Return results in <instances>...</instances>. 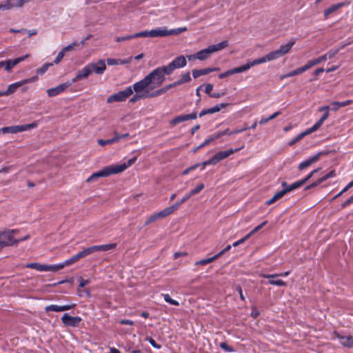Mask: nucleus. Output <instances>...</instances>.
<instances>
[{
    "instance_id": "nucleus-50",
    "label": "nucleus",
    "mask_w": 353,
    "mask_h": 353,
    "mask_svg": "<svg viewBox=\"0 0 353 353\" xmlns=\"http://www.w3.org/2000/svg\"><path fill=\"white\" fill-rule=\"evenodd\" d=\"M83 251L85 253V256H86L88 255H90V254L94 253V252H98L97 246L93 245V246H91V247L84 249Z\"/></svg>"
},
{
    "instance_id": "nucleus-56",
    "label": "nucleus",
    "mask_w": 353,
    "mask_h": 353,
    "mask_svg": "<svg viewBox=\"0 0 353 353\" xmlns=\"http://www.w3.org/2000/svg\"><path fill=\"white\" fill-rule=\"evenodd\" d=\"M78 45V43L77 41H74L72 43L69 44L68 46L64 47L62 50L66 53L67 52H69L72 50L75 46Z\"/></svg>"
},
{
    "instance_id": "nucleus-3",
    "label": "nucleus",
    "mask_w": 353,
    "mask_h": 353,
    "mask_svg": "<svg viewBox=\"0 0 353 353\" xmlns=\"http://www.w3.org/2000/svg\"><path fill=\"white\" fill-rule=\"evenodd\" d=\"M165 75L170 74H168L165 66H160L153 70L146 75V77L147 78H149V81L152 85V88L155 89L161 85L164 82L165 79Z\"/></svg>"
},
{
    "instance_id": "nucleus-6",
    "label": "nucleus",
    "mask_w": 353,
    "mask_h": 353,
    "mask_svg": "<svg viewBox=\"0 0 353 353\" xmlns=\"http://www.w3.org/2000/svg\"><path fill=\"white\" fill-rule=\"evenodd\" d=\"M37 79H38V77L37 76H34L31 78L25 79L21 81L11 83L8 85L6 90L0 92V95L9 96V95L13 94L14 92H16L17 88H19V87H21L25 84H27V83H30L34 82Z\"/></svg>"
},
{
    "instance_id": "nucleus-22",
    "label": "nucleus",
    "mask_w": 353,
    "mask_h": 353,
    "mask_svg": "<svg viewBox=\"0 0 353 353\" xmlns=\"http://www.w3.org/2000/svg\"><path fill=\"white\" fill-rule=\"evenodd\" d=\"M296 43L295 39H290L286 44L281 45L278 49L281 57L288 54Z\"/></svg>"
},
{
    "instance_id": "nucleus-39",
    "label": "nucleus",
    "mask_w": 353,
    "mask_h": 353,
    "mask_svg": "<svg viewBox=\"0 0 353 353\" xmlns=\"http://www.w3.org/2000/svg\"><path fill=\"white\" fill-rule=\"evenodd\" d=\"M63 268L61 263L54 265H47V272H57Z\"/></svg>"
},
{
    "instance_id": "nucleus-49",
    "label": "nucleus",
    "mask_w": 353,
    "mask_h": 353,
    "mask_svg": "<svg viewBox=\"0 0 353 353\" xmlns=\"http://www.w3.org/2000/svg\"><path fill=\"white\" fill-rule=\"evenodd\" d=\"M83 251L85 253V256H86L88 255H90V254L94 253V252H98L97 246L93 245V246H91V247L84 249Z\"/></svg>"
},
{
    "instance_id": "nucleus-24",
    "label": "nucleus",
    "mask_w": 353,
    "mask_h": 353,
    "mask_svg": "<svg viewBox=\"0 0 353 353\" xmlns=\"http://www.w3.org/2000/svg\"><path fill=\"white\" fill-rule=\"evenodd\" d=\"M348 4H349V3L344 2V3H336V4L332 5L331 6H330L329 8H327V9H325L324 10V16H325V18L328 17V16L330 14L336 12L339 8H342L344 6L348 5Z\"/></svg>"
},
{
    "instance_id": "nucleus-4",
    "label": "nucleus",
    "mask_w": 353,
    "mask_h": 353,
    "mask_svg": "<svg viewBox=\"0 0 353 353\" xmlns=\"http://www.w3.org/2000/svg\"><path fill=\"white\" fill-rule=\"evenodd\" d=\"M228 46V42L227 41H223L216 44L210 45L208 48L201 50L196 52L197 59L199 61H205L210 58L212 54L227 48Z\"/></svg>"
},
{
    "instance_id": "nucleus-35",
    "label": "nucleus",
    "mask_w": 353,
    "mask_h": 353,
    "mask_svg": "<svg viewBox=\"0 0 353 353\" xmlns=\"http://www.w3.org/2000/svg\"><path fill=\"white\" fill-rule=\"evenodd\" d=\"M97 246V251H108L114 249L117 247L116 243H109V244H105V245H99Z\"/></svg>"
},
{
    "instance_id": "nucleus-21",
    "label": "nucleus",
    "mask_w": 353,
    "mask_h": 353,
    "mask_svg": "<svg viewBox=\"0 0 353 353\" xmlns=\"http://www.w3.org/2000/svg\"><path fill=\"white\" fill-rule=\"evenodd\" d=\"M335 176H336L335 172L334 170H332V171L329 172L327 174H326L325 175H324L323 176L321 177L320 179H319L318 180H316V181L312 183V184L306 186L305 190H309L310 188L316 187L319 185H320L321 183H322L323 182H324L325 181H326L327 179L332 178V177H334Z\"/></svg>"
},
{
    "instance_id": "nucleus-52",
    "label": "nucleus",
    "mask_w": 353,
    "mask_h": 353,
    "mask_svg": "<svg viewBox=\"0 0 353 353\" xmlns=\"http://www.w3.org/2000/svg\"><path fill=\"white\" fill-rule=\"evenodd\" d=\"M158 219H160L158 216L157 212H156V213L153 214L152 215H151L150 217H148V219L146 220V221L145 223V225H148L150 224L151 223L156 221Z\"/></svg>"
},
{
    "instance_id": "nucleus-58",
    "label": "nucleus",
    "mask_w": 353,
    "mask_h": 353,
    "mask_svg": "<svg viewBox=\"0 0 353 353\" xmlns=\"http://www.w3.org/2000/svg\"><path fill=\"white\" fill-rule=\"evenodd\" d=\"M232 74H234V72H233V69H231V70H229L226 72H222L221 74H219V79H224L230 75H232Z\"/></svg>"
},
{
    "instance_id": "nucleus-61",
    "label": "nucleus",
    "mask_w": 353,
    "mask_h": 353,
    "mask_svg": "<svg viewBox=\"0 0 353 353\" xmlns=\"http://www.w3.org/2000/svg\"><path fill=\"white\" fill-rule=\"evenodd\" d=\"M98 143L101 146H104L108 144H112V141L111 139L107 140L99 139Z\"/></svg>"
},
{
    "instance_id": "nucleus-15",
    "label": "nucleus",
    "mask_w": 353,
    "mask_h": 353,
    "mask_svg": "<svg viewBox=\"0 0 353 353\" xmlns=\"http://www.w3.org/2000/svg\"><path fill=\"white\" fill-rule=\"evenodd\" d=\"M196 118L197 114L196 112H193L188 114H181L172 119L170 121V124L172 125H175L179 123L184 122L188 120L196 119Z\"/></svg>"
},
{
    "instance_id": "nucleus-11",
    "label": "nucleus",
    "mask_w": 353,
    "mask_h": 353,
    "mask_svg": "<svg viewBox=\"0 0 353 353\" xmlns=\"http://www.w3.org/2000/svg\"><path fill=\"white\" fill-rule=\"evenodd\" d=\"M32 0H5L0 3V10H8L13 8H19Z\"/></svg>"
},
{
    "instance_id": "nucleus-2",
    "label": "nucleus",
    "mask_w": 353,
    "mask_h": 353,
    "mask_svg": "<svg viewBox=\"0 0 353 353\" xmlns=\"http://www.w3.org/2000/svg\"><path fill=\"white\" fill-rule=\"evenodd\" d=\"M186 27H181L179 28L167 30L166 28H159L151 30L141 31L134 34V39L138 37H161L172 34H179L187 31Z\"/></svg>"
},
{
    "instance_id": "nucleus-1",
    "label": "nucleus",
    "mask_w": 353,
    "mask_h": 353,
    "mask_svg": "<svg viewBox=\"0 0 353 353\" xmlns=\"http://www.w3.org/2000/svg\"><path fill=\"white\" fill-rule=\"evenodd\" d=\"M137 160V157L129 159L127 162L121 164H114L103 168L98 172L93 173L88 178V182H92L99 177H107L111 174H119L125 171L128 168L133 165Z\"/></svg>"
},
{
    "instance_id": "nucleus-43",
    "label": "nucleus",
    "mask_w": 353,
    "mask_h": 353,
    "mask_svg": "<svg viewBox=\"0 0 353 353\" xmlns=\"http://www.w3.org/2000/svg\"><path fill=\"white\" fill-rule=\"evenodd\" d=\"M190 195L189 193L185 194L180 201H177L176 203L172 205V206L174 208V210H176L181 205L187 201L190 198Z\"/></svg>"
},
{
    "instance_id": "nucleus-57",
    "label": "nucleus",
    "mask_w": 353,
    "mask_h": 353,
    "mask_svg": "<svg viewBox=\"0 0 353 353\" xmlns=\"http://www.w3.org/2000/svg\"><path fill=\"white\" fill-rule=\"evenodd\" d=\"M214 140V138L212 137H210L207 138L206 139H205V141L201 144H200L198 146V148H202L206 146L207 145H208L210 143H211Z\"/></svg>"
},
{
    "instance_id": "nucleus-63",
    "label": "nucleus",
    "mask_w": 353,
    "mask_h": 353,
    "mask_svg": "<svg viewBox=\"0 0 353 353\" xmlns=\"http://www.w3.org/2000/svg\"><path fill=\"white\" fill-rule=\"evenodd\" d=\"M352 203H353V195L351 196L347 200H346L342 205H341V208H346L347 206H348L350 204H351Z\"/></svg>"
},
{
    "instance_id": "nucleus-40",
    "label": "nucleus",
    "mask_w": 353,
    "mask_h": 353,
    "mask_svg": "<svg viewBox=\"0 0 353 353\" xmlns=\"http://www.w3.org/2000/svg\"><path fill=\"white\" fill-rule=\"evenodd\" d=\"M190 80H191L190 73V72H186L185 73H184L182 75L181 78L177 81V83L179 85L184 83L189 82Z\"/></svg>"
},
{
    "instance_id": "nucleus-31",
    "label": "nucleus",
    "mask_w": 353,
    "mask_h": 353,
    "mask_svg": "<svg viewBox=\"0 0 353 353\" xmlns=\"http://www.w3.org/2000/svg\"><path fill=\"white\" fill-rule=\"evenodd\" d=\"M174 211V208L172 205L157 212L159 219H163L171 214Z\"/></svg>"
},
{
    "instance_id": "nucleus-62",
    "label": "nucleus",
    "mask_w": 353,
    "mask_h": 353,
    "mask_svg": "<svg viewBox=\"0 0 353 353\" xmlns=\"http://www.w3.org/2000/svg\"><path fill=\"white\" fill-rule=\"evenodd\" d=\"M246 130H248V128H239V129H236L234 130L230 131L229 132V135L231 136V135H234V134H239V133H241V132H243L245 131Z\"/></svg>"
},
{
    "instance_id": "nucleus-51",
    "label": "nucleus",
    "mask_w": 353,
    "mask_h": 353,
    "mask_svg": "<svg viewBox=\"0 0 353 353\" xmlns=\"http://www.w3.org/2000/svg\"><path fill=\"white\" fill-rule=\"evenodd\" d=\"M299 74H300V73H299V69L296 68L294 70H292V71H291V72H288L287 74H285L282 75L281 77V79H284L285 78L294 77V76L299 75Z\"/></svg>"
},
{
    "instance_id": "nucleus-25",
    "label": "nucleus",
    "mask_w": 353,
    "mask_h": 353,
    "mask_svg": "<svg viewBox=\"0 0 353 353\" xmlns=\"http://www.w3.org/2000/svg\"><path fill=\"white\" fill-rule=\"evenodd\" d=\"M353 103V100H351V99H349V100H346V101H341V102H339V101H333L330 103V105L332 106L331 109L333 110V111H336L338 110L339 108H342V107H345V106H347L348 105H350Z\"/></svg>"
},
{
    "instance_id": "nucleus-47",
    "label": "nucleus",
    "mask_w": 353,
    "mask_h": 353,
    "mask_svg": "<svg viewBox=\"0 0 353 353\" xmlns=\"http://www.w3.org/2000/svg\"><path fill=\"white\" fill-rule=\"evenodd\" d=\"M166 92H167V90L164 87V88H161V89H159V90H156V91H154L153 92H151L150 94H148V97H149V98L158 97V96H160V95L164 94Z\"/></svg>"
},
{
    "instance_id": "nucleus-17",
    "label": "nucleus",
    "mask_w": 353,
    "mask_h": 353,
    "mask_svg": "<svg viewBox=\"0 0 353 353\" xmlns=\"http://www.w3.org/2000/svg\"><path fill=\"white\" fill-rule=\"evenodd\" d=\"M91 70L88 64L84 66L81 70H79L75 77H74L71 83L77 82L83 79L88 78L91 74Z\"/></svg>"
},
{
    "instance_id": "nucleus-36",
    "label": "nucleus",
    "mask_w": 353,
    "mask_h": 353,
    "mask_svg": "<svg viewBox=\"0 0 353 353\" xmlns=\"http://www.w3.org/2000/svg\"><path fill=\"white\" fill-rule=\"evenodd\" d=\"M149 98L148 94L135 92V94L130 99V102L134 103L139 100Z\"/></svg>"
},
{
    "instance_id": "nucleus-37",
    "label": "nucleus",
    "mask_w": 353,
    "mask_h": 353,
    "mask_svg": "<svg viewBox=\"0 0 353 353\" xmlns=\"http://www.w3.org/2000/svg\"><path fill=\"white\" fill-rule=\"evenodd\" d=\"M323 123L324 122L320 119L311 128L307 129L306 131L310 134L319 130Z\"/></svg>"
},
{
    "instance_id": "nucleus-5",
    "label": "nucleus",
    "mask_w": 353,
    "mask_h": 353,
    "mask_svg": "<svg viewBox=\"0 0 353 353\" xmlns=\"http://www.w3.org/2000/svg\"><path fill=\"white\" fill-rule=\"evenodd\" d=\"M17 232V230H6L0 232V248L17 245V239L14 237V234Z\"/></svg>"
},
{
    "instance_id": "nucleus-60",
    "label": "nucleus",
    "mask_w": 353,
    "mask_h": 353,
    "mask_svg": "<svg viewBox=\"0 0 353 353\" xmlns=\"http://www.w3.org/2000/svg\"><path fill=\"white\" fill-rule=\"evenodd\" d=\"M326 60H327V59H326V56H325V54H323V55H322V56H321V57H318L316 59H312V61H313V62H314L315 65H317V64H319L321 62L325 61Z\"/></svg>"
},
{
    "instance_id": "nucleus-20",
    "label": "nucleus",
    "mask_w": 353,
    "mask_h": 353,
    "mask_svg": "<svg viewBox=\"0 0 353 353\" xmlns=\"http://www.w3.org/2000/svg\"><path fill=\"white\" fill-rule=\"evenodd\" d=\"M259 65L258 59H254L252 61H248L245 64L242 65L241 66L233 68V72L234 74L244 72L248 70H250L252 67Z\"/></svg>"
},
{
    "instance_id": "nucleus-10",
    "label": "nucleus",
    "mask_w": 353,
    "mask_h": 353,
    "mask_svg": "<svg viewBox=\"0 0 353 353\" xmlns=\"http://www.w3.org/2000/svg\"><path fill=\"white\" fill-rule=\"evenodd\" d=\"M37 126V123L35 122H33L30 124L4 127V128H2V133L16 134V133H18L20 132L27 131L30 129L35 128Z\"/></svg>"
},
{
    "instance_id": "nucleus-26",
    "label": "nucleus",
    "mask_w": 353,
    "mask_h": 353,
    "mask_svg": "<svg viewBox=\"0 0 353 353\" xmlns=\"http://www.w3.org/2000/svg\"><path fill=\"white\" fill-rule=\"evenodd\" d=\"M132 60V57H129L128 59H108L106 60L107 63L109 65H123L126 63H129Z\"/></svg>"
},
{
    "instance_id": "nucleus-23",
    "label": "nucleus",
    "mask_w": 353,
    "mask_h": 353,
    "mask_svg": "<svg viewBox=\"0 0 353 353\" xmlns=\"http://www.w3.org/2000/svg\"><path fill=\"white\" fill-rule=\"evenodd\" d=\"M302 185H302L301 182L300 181V180L295 181L294 183H292L290 185H288L285 181L281 182V186L285 191L286 194L294 190H296V189L301 187Z\"/></svg>"
},
{
    "instance_id": "nucleus-19",
    "label": "nucleus",
    "mask_w": 353,
    "mask_h": 353,
    "mask_svg": "<svg viewBox=\"0 0 353 353\" xmlns=\"http://www.w3.org/2000/svg\"><path fill=\"white\" fill-rule=\"evenodd\" d=\"M75 306L74 304H70V305H50L45 307V311L46 312H63V311H67L69 310H71L74 308Z\"/></svg>"
},
{
    "instance_id": "nucleus-29",
    "label": "nucleus",
    "mask_w": 353,
    "mask_h": 353,
    "mask_svg": "<svg viewBox=\"0 0 353 353\" xmlns=\"http://www.w3.org/2000/svg\"><path fill=\"white\" fill-rule=\"evenodd\" d=\"M339 342L343 346L351 347L353 345V337L351 336H338Z\"/></svg>"
},
{
    "instance_id": "nucleus-38",
    "label": "nucleus",
    "mask_w": 353,
    "mask_h": 353,
    "mask_svg": "<svg viewBox=\"0 0 353 353\" xmlns=\"http://www.w3.org/2000/svg\"><path fill=\"white\" fill-rule=\"evenodd\" d=\"M227 103H219L214 107L208 108L210 114H213L215 112H219L222 108H224L227 106Z\"/></svg>"
},
{
    "instance_id": "nucleus-54",
    "label": "nucleus",
    "mask_w": 353,
    "mask_h": 353,
    "mask_svg": "<svg viewBox=\"0 0 353 353\" xmlns=\"http://www.w3.org/2000/svg\"><path fill=\"white\" fill-rule=\"evenodd\" d=\"M319 169H315L313 171H312L307 176H305L304 179L300 180L302 185L305 184L309 179H310L315 173L318 172Z\"/></svg>"
},
{
    "instance_id": "nucleus-27",
    "label": "nucleus",
    "mask_w": 353,
    "mask_h": 353,
    "mask_svg": "<svg viewBox=\"0 0 353 353\" xmlns=\"http://www.w3.org/2000/svg\"><path fill=\"white\" fill-rule=\"evenodd\" d=\"M318 159V155L312 156L309 159L301 162L299 165V169L300 170H304L305 168L309 167L313 163H314Z\"/></svg>"
},
{
    "instance_id": "nucleus-44",
    "label": "nucleus",
    "mask_w": 353,
    "mask_h": 353,
    "mask_svg": "<svg viewBox=\"0 0 353 353\" xmlns=\"http://www.w3.org/2000/svg\"><path fill=\"white\" fill-rule=\"evenodd\" d=\"M204 188V184L203 183H199L198 184L195 188L192 189L190 192L189 194L190 196L199 193Z\"/></svg>"
},
{
    "instance_id": "nucleus-48",
    "label": "nucleus",
    "mask_w": 353,
    "mask_h": 353,
    "mask_svg": "<svg viewBox=\"0 0 353 353\" xmlns=\"http://www.w3.org/2000/svg\"><path fill=\"white\" fill-rule=\"evenodd\" d=\"M83 251L85 253V256H86L88 255H90V254L94 253V252H98L97 246L93 245V246H91V247L84 249Z\"/></svg>"
},
{
    "instance_id": "nucleus-42",
    "label": "nucleus",
    "mask_w": 353,
    "mask_h": 353,
    "mask_svg": "<svg viewBox=\"0 0 353 353\" xmlns=\"http://www.w3.org/2000/svg\"><path fill=\"white\" fill-rule=\"evenodd\" d=\"M163 297L165 301L170 303V305L175 306L179 305V303L177 301L172 299L168 294H163Z\"/></svg>"
},
{
    "instance_id": "nucleus-16",
    "label": "nucleus",
    "mask_w": 353,
    "mask_h": 353,
    "mask_svg": "<svg viewBox=\"0 0 353 353\" xmlns=\"http://www.w3.org/2000/svg\"><path fill=\"white\" fill-rule=\"evenodd\" d=\"M71 85V83L68 81L64 83H61L58 86L52 88H50L47 90V94L48 97H55L62 92H64V90L68 88Z\"/></svg>"
},
{
    "instance_id": "nucleus-34",
    "label": "nucleus",
    "mask_w": 353,
    "mask_h": 353,
    "mask_svg": "<svg viewBox=\"0 0 353 353\" xmlns=\"http://www.w3.org/2000/svg\"><path fill=\"white\" fill-rule=\"evenodd\" d=\"M210 73L208 68H203L200 70H194L192 71V76L194 79H197L201 76L205 75Z\"/></svg>"
},
{
    "instance_id": "nucleus-55",
    "label": "nucleus",
    "mask_w": 353,
    "mask_h": 353,
    "mask_svg": "<svg viewBox=\"0 0 353 353\" xmlns=\"http://www.w3.org/2000/svg\"><path fill=\"white\" fill-rule=\"evenodd\" d=\"M65 53L61 50L57 54V57L54 59L53 63L54 64H58L64 57Z\"/></svg>"
},
{
    "instance_id": "nucleus-9",
    "label": "nucleus",
    "mask_w": 353,
    "mask_h": 353,
    "mask_svg": "<svg viewBox=\"0 0 353 353\" xmlns=\"http://www.w3.org/2000/svg\"><path fill=\"white\" fill-rule=\"evenodd\" d=\"M186 65L187 60L185 57L180 55L174 59L169 64L164 66L167 69L168 74H171L175 70L184 68Z\"/></svg>"
},
{
    "instance_id": "nucleus-8",
    "label": "nucleus",
    "mask_w": 353,
    "mask_h": 353,
    "mask_svg": "<svg viewBox=\"0 0 353 353\" xmlns=\"http://www.w3.org/2000/svg\"><path fill=\"white\" fill-rule=\"evenodd\" d=\"M133 92L139 93L150 94V91L154 90L149 81V78L145 76L143 79L133 84Z\"/></svg>"
},
{
    "instance_id": "nucleus-53",
    "label": "nucleus",
    "mask_w": 353,
    "mask_h": 353,
    "mask_svg": "<svg viewBox=\"0 0 353 353\" xmlns=\"http://www.w3.org/2000/svg\"><path fill=\"white\" fill-rule=\"evenodd\" d=\"M268 283L271 285H276V286H285L286 285L285 282H284L283 281L280 280V279H277V280L270 279Z\"/></svg>"
},
{
    "instance_id": "nucleus-18",
    "label": "nucleus",
    "mask_w": 353,
    "mask_h": 353,
    "mask_svg": "<svg viewBox=\"0 0 353 353\" xmlns=\"http://www.w3.org/2000/svg\"><path fill=\"white\" fill-rule=\"evenodd\" d=\"M280 57H281V56L277 49V50L270 52L264 57H261L257 59H258L259 64H262V63H266L268 61L276 60Z\"/></svg>"
},
{
    "instance_id": "nucleus-7",
    "label": "nucleus",
    "mask_w": 353,
    "mask_h": 353,
    "mask_svg": "<svg viewBox=\"0 0 353 353\" xmlns=\"http://www.w3.org/2000/svg\"><path fill=\"white\" fill-rule=\"evenodd\" d=\"M132 94H133L132 88L131 86H129L123 90L119 91L114 94L110 95L107 99V103H112L114 102L125 101Z\"/></svg>"
},
{
    "instance_id": "nucleus-46",
    "label": "nucleus",
    "mask_w": 353,
    "mask_h": 353,
    "mask_svg": "<svg viewBox=\"0 0 353 353\" xmlns=\"http://www.w3.org/2000/svg\"><path fill=\"white\" fill-rule=\"evenodd\" d=\"M308 134H309L308 132H307L306 130L301 132L296 138H294L293 140H292L290 141V145H292L296 143V142L301 141L304 137H305Z\"/></svg>"
},
{
    "instance_id": "nucleus-64",
    "label": "nucleus",
    "mask_w": 353,
    "mask_h": 353,
    "mask_svg": "<svg viewBox=\"0 0 353 353\" xmlns=\"http://www.w3.org/2000/svg\"><path fill=\"white\" fill-rule=\"evenodd\" d=\"M336 53H337V50H331L325 54V56H326V59L327 60L328 59L332 58Z\"/></svg>"
},
{
    "instance_id": "nucleus-14",
    "label": "nucleus",
    "mask_w": 353,
    "mask_h": 353,
    "mask_svg": "<svg viewBox=\"0 0 353 353\" xmlns=\"http://www.w3.org/2000/svg\"><path fill=\"white\" fill-rule=\"evenodd\" d=\"M61 321L65 326L77 327L81 321V318L79 316H72L65 313L61 317Z\"/></svg>"
},
{
    "instance_id": "nucleus-41",
    "label": "nucleus",
    "mask_w": 353,
    "mask_h": 353,
    "mask_svg": "<svg viewBox=\"0 0 353 353\" xmlns=\"http://www.w3.org/2000/svg\"><path fill=\"white\" fill-rule=\"evenodd\" d=\"M290 274V271H287V272H283V273H281V274H263L261 275V276H263V278H267V279H274V278H276L277 276H288L289 274Z\"/></svg>"
},
{
    "instance_id": "nucleus-33",
    "label": "nucleus",
    "mask_w": 353,
    "mask_h": 353,
    "mask_svg": "<svg viewBox=\"0 0 353 353\" xmlns=\"http://www.w3.org/2000/svg\"><path fill=\"white\" fill-rule=\"evenodd\" d=\"M219 257H220V254H215L214 256H212V257H210V258H208V259H202V260H200V261H198L195 263V265H207L208 263H210L212 262H213L214 261H215L216 259H217Z\"/></svg>"
},
{
    "instance_id": "nucleus-30",
    "label": "nucleus",
    "mask_w": 353,
    "mask_h": 353,
    "mask_svg": "<svg viewBox=\"0 0 353 353\" xmlns=\"http://www.w3.org/2000/svg\"><path fill=\"white\" fill-rule=\"evenodd\" d=\"M26 268H32L39 272H47V265L39 263H31L26 265Z\"/></svg>"
},
{
    "instance_id": "nucleus-59",
    "label": "nucleus",
    "mask_w": 353,
    "mask_h": 353,
    "mask_svg": "<svg viewBox=\"0 0 353 353\" xmlns=\"http://www.w3.org/2000/svg\"><path fill=\"white\" fill-rule=\"evenodd\" d=\"M132 39H134V34H130V35H127V36H124V37H118L116 39V41L117 42H121V41H125L127 40H130Z\"/></svg>"
},
{
    "instance_id": "nucleus-45",
    "label": "nucleus",
    "mask_w": 353,
    "mask_h": 353,
    "mask_svg": "<svg viewBox=\"0 0 353 353\" xmlns=\"http://www.w3.org/2000/svg\"><path fill=\"white\" fill-rule=\"evenodd\" d=\"M52 65L53 63H46L41 68L37 70V73L38 74H43L48 70L50 67Z\"/></svg>"
},
{
    "instance_id": "nucleus-12",
    "label": "nucleus",
    "mask_w": 353,
    "mask_h": 353,
    "mask_svg": "<svg viewBox=\"0 0 353 353\" xmlns=\"http://www.w3.org/2000/svg\"><path fill=\"white\" fill-rule=\"evenodd\" d=\"M91 73L94 72L97 74H102L106 70L105 61L99 59L97 62H92L88 64Z\"/></svg>"
},
{
    "instance_id": "nucleus-32",
    "label": "nucleus",
    "mask_w": 353,
    "mask_h": 353,
    "mask_svg": "<svg viewBox=\"0 0 353 353\" xmlns=\"http://www.w3.org/2000/svg\"><path fill=\"white\" fill-rule=\"evenodd\" d=\"M238 150H239V149H236V150L230 149V150H228L221 151L219 152H217L216 155L218 156V158H219V159L221 161V160H223L224 159H226L230 155L233 154L234 152H236Z\"/></svg>"
},
{
    "instance_id": "nucleus-13",
    "label": "nucleus",
    "mask_w": 353,
    "mask_h": 353,
    "mask_svg": "<svg viewBox=\"0 0 353 353\" xmlns=\"http://www.w3.org/2000/svg\"><path fill=\"white\" fill-rule=\"evenodd\" d=\"M28 54H26L24 56H21L14 59L2 61L1 63H3V67L5 68V70L7 72H10L15 65L23 61L26 58H28Z\"/></svg>"
},
{
    "instance_id": "nucleus-28",
    "label": "nucleus",
    "mask_w": 353,
    "mask_h": 353,
    "mask_svg": "<svg viewBox=\"0 0 353 353\" xmlns=\"http://www.w3.org/2000/svg\"><path fill=\"white\" fill-rule=\"evenodd\" d=\"M286 194V192L284 190V189L283 188L280 191H278L277 192H276L274 196L269 200H268L266 201V204L268 205H272V203H274L275 201H276L277 200L281 199L283 196H284Z\"/></svg>"
}]
</instances>
